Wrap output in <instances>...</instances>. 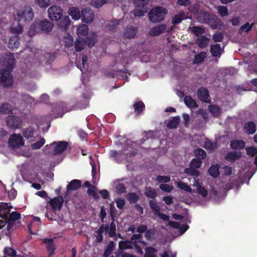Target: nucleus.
<instances>
[{
    "label": "nucleus",
    "mask_w": 257,
    "mask_h": 257,
    "mask_svg": "<svg viewBox=\"0 0 257 257\" xmlns=\"http://www.w3.org/2000/svg\"><path fill=\"white\" fill-rule=\"evenodd\" d=\"M137 34V29L133 27L127 28L124 33V36L131 39L135 37Z\"/></svg>",
    "instance_id": "40"
},
{
    "label": "nucleus",
    "mask_w": 257,
    "mask_h": 257,
    "mask_svg": "<svg viewBox=\"0 0 257 257\" xmlns=\"http://www.w3.org/2000/svg\"><path fill=\"white\" fill-rule=\"evenodd\" d=\"M209 110L210 113L214 116L217 117L220 114V108L215 105H210Z\"/></svg>",
    "instance_id": "52"
},
{
    "label": "nucleus",
    "mask_w": 257,
    "mask_h": 257,
    "mask_svg": "<svg viewBox=\"0 0 257 257\" xmlns=\"http://www.w3.org/2000/svg\"><path fill=\"white\" fill-rule=\"evenodd\" d=\"M219 20L216 15H211L210 18L205 23L207 24L213 29H216L219 26Z\"/></svg>",
    "instance_id": "24"
},
{
    "label": "nucleus",
    "mask_w": 257,
    "mask_h": 257,
    "mask_svg": "<svg viewBox=\"0 0 257 257\" xmlns=\"http://www.w3.org/2000/svg\"><path fill=\"white\" fill-rule=\"evenodd\" d=\"M70 23V20L68 17L65 16L61 18L58 25V27L62 30H67L68 29Z\"/></svg>",
    "instance_id": "27"
},
{
    "label": "nucleus",
    "mask_w": 257,
    "mask_h": 257,
    "mask_svg": "<svg viewBox=\"0 0 257 257\" xmlns=\"http://www.w3.org/2000/svg\"><path fill=\"white\" fill-rule=\"evenodd\" d=\"M45 140L44 138H41L39 141L33 144H31V147L35 150L40 149L45 144Z\"/></svg>",
    "instance_id": "55"
},
{
    "label": "nucleus",
    "mask_w": 257,
    "mask_h": 257,
    "mask_svg": "<svg viewBox=\"0 0 257 257\" xmlns=\"http://www.w3.org/2000/svg\"><path fill=\"white\" fill-rule=\"evenodd\" d=\"M208 39L204 36H202L197 40L198 46L201 48H204L207 45V41Z\"/></svg>",
    "instance_id": "54"
},
{
    "label": "nucleus",
    "mask_w": 257,
    "mask_h": 257,
    "mask_svg": "<svg viewBox=\"0 0 257 257\" xmlns=\"http://www.w3.org/2000/svg\"><path fill=\"white\" fill-rule=\"evenodd\" d=\"M197 192L203 197H205L208 195L207 190L204 187L201 186L200 184H198L197 186Z\"/></svg>",
    "instance_id": "63"
},
{
    "label": "nucleus",
    "mask_w": 257,
    "mask_h": 257,
    "mask_svg": "<svg viewBox=\"0 0 257 257\" xmlns=\"http://www.w3.org/2000/svg\"><path fill=\"white\" fill-rule=\"evenodd\" d=\"M124 153H130V150H123V151H120L119 152H117L116 151L111 150L109 152V156L111 158L113 159L114 160H116L118 159H121L123 158H126Z\"/></svg>",
    "instance_id": "21"
},
{
    "label": "nucleus",
    "mask_w": 257,
    "mask_h": 257,
    "mask_svg": "<svg viewBox=\"0 0 257 257\" xmlns=\"http://www.w3.org/2000/svg\"><path fill=\"white\" fill-rule=\"evenodd\" d=\"M49 18L52 21L60 20L63 15V11L61 8L57 5L50 7L48 10Z\"/></svg>",
    "instance_id": "9"
},
{
    "label": "nucleus",
    "mask_w": 257,
    "mask_h": 257,
    "mask_svg": "<svg viewBox=\"0 0 257 257\" xmlns=\"http://www.w3.org/2000/svg\"><path fill=\"white\" fill-rule=\"evenodd\" d=\"M8 144L13 149L19 148L24 145V141L22 136L15 134L11 136Z\"/></svg>",
    "instance_id": "10"
},
{
    "label": "nucleus",
    "mask_w": 257,
    "mask_h": 257,
    "mask_svg": "<svg viewBox=\"0 0 257 257\" xmlns=\"http://www.w3.org/2000/svg\"><path fill=\"white\" fill-rule=\"evenodd\" d=\"M166 28L167 26L165 24L159 25L152 28L149 32V34L151 36H159L165 31Z\"/></svg>",
    "instance_id": "19"
},
{
    "label": "nucleus",
    "mask_w": 257,
    "mask_h": 257,
    "mask_svg": "<svg viewBox=\"0 0 257 257\" xmlns=\"http://www.w3.org/2000/svg\"><path fill=\"white\" fill-rule=\"evenodd\" d=\"M12 112V105L9 103H5L0 106V113L2 114H10Z\"/></svg>",
    "instance_id": "32"
},
{
    "label": "nucleus",
    "mask_w": 257,
    "mask_h": 257,
    "mask_svg": "<svg viewBox=\"0 0 257 257\" xmlns=\"http://www.w3.org/2000/svg\"><path fill=\"white\" fill-rule=\"evenodd\" d=\"M7 69H4L0 73V83L4 87L11 86L13 83V77L11 72L13 70L15 58L13 54L6 55L5 57Z\"/></svg>",
    "instance_id": "1"
},
{
    "label": "nucleus",
    "mask_w": 257,
    "mask_h": 257,
    "mask_svg": "<svg viewBox=\"0 0 257 257\" xmlns=\"http://www.w3.org/2000/svg\"><path fill=\"white\" fill-rule=\"evenodd\" d=\"M210 52L212 56L219 57L221 55L220 44H215L210 46Z\"/></svg>",
    "instance_id": "29"
},
{
    "label": "nucleus",
    "mask_w": 257,
    "mask_h": 257,
    "mask_svg": "<svg viewBox=\"0 0 257 257\" xmlns=\"http://www.w3.org/2000/svg\"><path fill=\"white\" fill-rule=\"evenodd\" d=\"M178 187L182 190H185L188 192H192L191 188L186 183L183 182H179L178 183Z\"/></svg>",
    "instance_id": "57"
},
{
    "label": "nucleus",
    "mask_w": 257,
    "mask_h": 257,
    "mask_svg": "<svg viewBox=\"0 0 257 257\" xmlns=\"http://www.w3.org/2000/svg\"><path fill=\"white\" fill-rule=\"evenodd\" d=\"M107 0H92V6L95 8H99L107 3Z\"/></svg>",
    "instance_id": "61"
},
{
    "label": "nucleus",
    "mask_w": 257,
    "mask_h": 257,
    "mask_svg": "<svg viewBox=\"0 0 257 257\" xmlns=\"http://www.w3.org/2000/svg\"><path fill=\"white\" fill-rule=\"evenodd\" d=\"M12 208V206H9L7 203H0V217L3 219H7Z\"/></svg>",
    "instance_id": "17"
},
{
    "label": "nucleus",
    "mask_w": 257,
    "mask_h": 257,
    "mask_svg": "<svg viewBox=\"0 0 257 257\" xmlns=\"http://www.w3.org/2000/svg\"><path fill=\"white\" fill-rule=\"evenodd\" d=\"M149 204L152 211L155 215H158L161 212V208L158 205V203L151 200L149 201Z\"/></svg>",
    "instance_id": "41"
},
{
    "label": "nucleus",
    "mask_w": 257,
    "mask_h": 257,
    "mask_svg": "<svg viewBox=\"0 0 257 257\" xmlns=\"http://www.w3.org/2000/svg\"><path fill=\"white\" fill-rule=\"evenodd\" d=\"M86 42L82 38H78L74 44V49L76 52H80L84 49Z\"/></svg>",
    "instance_id": "31"
},
{
    "label": "nucleus",
    "mask_w": 257,
    "mask_h": 257,
    "mask_svg": "<svg viewBox=\"0 0 257 257\" xmlns=\"http://www.w3.org/2000/svg\"><path fill=\"white\" fill-rule=\"evenodd\" d=\"M8 221V225L7 226V229L10 231L11 229H13L15 222L21 219V214L16 212L13 211L7 218Z\"/></svg>",
    "instance_id": "12"
},
{
    "label": "nucleus",
    "mask_w": 257,
    "mask_h": 257,
    "mask_svg": "<svg viewBox=\"0 0 257 257\" xmlns=\"http://www.w3.org/2000/svg\"><path fill=\"white\" fill-rule=\"evenodd\" d=\"M134 242L131 241H120L118 243L119 249L120 250L132 249L133 248V244Z\"/></svg>",
    "instance_id": "39"
},
{
    "label": "nucleus",
    "mask_w": 257,
    "mask_h": 257,
    "mask_svg": "<svg viewBox=\"0 0 257 257\" xmlns=\"http://www.w3.org/2000/svg\"><path fill=\"white\" fill-rule=\"evenodd\" d=\"M203 147L206 150L212 151L216 148V144L215 143H213L208 139H207V140L204 142Z\"/></svg>",
    "instance_id": "51"
},
{
    "label": "nucleus",
    "mask_w": 257,
    "mask_h": 257,
    "mask_svg": "<svg viewBox=\"0 0 257 257\" xmlns=\"http://www.w3.org/2000/svg\"><path fill=\"white\" fill-rule=\"evenodd\" d=\"M213 40L215 42H222L224 38V35L222 33L219 32L214 34L212 36Z\"/></svg>",
    "instance_id": "64"
},
{
    "label": "nucleus",
    "mask_w": 257,
    "mask_h": 257,
    "mask_svg": "<svg viewBox=\"0 0 257 257\" xmlns=\"http://www.w3.org/2000/svg\"><path fill=\"white\" fill-rule=\"evenodd\" d=\"M145 195L148 198L154 199L157 197V193L155 189L149 187L145 189Z\"/></svg>",
    "instance_id": "38"
},
{
    "label": "nucleus",
    "mask_w": 257,
    "mask_h": 257,
    "mask_svg": "<svg viewBox=\"0 0 257 257\" xmlns=\"http://www.w3.org/2000/svg\"><path fill=\"white\" fill-rule=\"evenodd\" d=\"M197 94L199 99L201 101L206 103L210 102L209 91L206 88L203 87L199 88L197 90Z\"/></svg>",
    "instance_id": "14"
},
{
    "label": "nucleus",
    "mask_w": 257,
    "mask_h": 257,
    "mask_svg": "<svg viewBox=\"0 0 257 257\" xmlns=\"http://www.w3.org/2000/svg\"><path fill=\"white\" fill-rule=\"evenodd\" d=\"M20 45V38L17 36L11 37L9 40L8 47L12 50L17 49Z\"/></svg>",
    "instance_id": "23"
},
{
    "label": "nucleus",
    "mask_w": 257,
    "mask_h": 257,
    "mask_svg": "<svg viewBox=\"0 0 257 257\" xmlns=\"http://www.w3.org/2000/svg\"><path fill=\"white\" fill-rule=\"evenodd\" d=\"M219 168L218 165H212L208 170L209 175L214 178L217 177L219 174Z\"/></svg>",
    "instance_id": "42"
},
{
    "label": "nucleus",
    "mask_w": 257,
    "mask_h": 257,
    "mask_svg": "<svg viewBox=\"0 0 257 257\" xmlns=\"http://www.w3.org/2000/svg\"><path fill=\"white\" fill-rule=\"evenodd\" d=\"M194 154L196 158H194L191 161H201L204 159L206 156V153L202 149L198 148L194 151Z\"/></svg>",
    "instance_id": "28"
},
{
    "label": "nucleus",
    "mask_w": 257,
    "mask_h": 257,
    "mask_svg": "<svg viewBox=\"0 0 257 257\" xmlns=\"http://www.w3.org/2000/svg\"><path fill=\"white\" fill-rule=\"evenodd\" d=\"M7 125L12 129H16L21 127L22 124L21 119L15 115H9L6 118Z\"/></svg>",
    "instance_id": "11"
},
{
    "label": "nucleus",
    "mask_w": 257,
    "mask_h": 257,
    "mask_svg": "<svg viewBox=\"0 0 257 257\" xmlns=\"http://www.w3.org/2000/svg\"><path fill=\"white\" fill-rule=\"evenodd\" d=\"M241 155L237 152H231L228 153L225 156V159L230 160V161H236L239 159Z\"/></svg>",
    "instance_id": "47"
},
{
    "label": "nucleus",
    "mask_w": 257,
    "mask_h": 257,
    "mask_svg": "<svg viewBox=\"0 0 257 257\" xmlns=\"http://www.w3.org/2000/svg\"><path fill=\"white\" fill-rule=\"evenodd\" d=\"M145 250L146 253L144 255V257H157L155 253L158 251V250L156 248L149 246L147 247Z\"/></svg>",
    "instance_id": "46"
},
{
    "label": "nucleus",
    "mask_w": 257,
    "mask_h": 257,
    "mask_svg": "<svg viewBox=\"0 0 257 257\" xmlns=\"http://www.w3.org/2000/svg\"><path fill=\"white\" fill-rule=\"evenodd\" d=\"M133 106L137 115L141 114L145 108V105L142 101H135Z\"/></svg>",
    "instance_id": "30"
},
{
    "label": "nucleus",
    "mask_w": 257,
    "mask_h": 257,
    "mask_svg": "<svg viewBox=\"0 0 257 257\" xmlns=\"http://www.w3.org/2000/svg\"><path fill=\"white\" fill-rule=\"evenodd\" d=\"M115 143L116 146L123 145L126 143L127 148L125 150H130V153H124V154L126 158H132L139 154L140 144L133 142L124 137L120 136L117 137V140Z\"/></svg>",
    "instance_id": "4"
},
{
    "label": "nucleus",
    "mask_w": 257,
    "mask_h": 257,
    "mask_svg": "<svg viewBox=\"0 0 257 257\" xmlns=\"http://www.w3.org/2000/svg\"><path fill=\"white\" fill-rule=\"evenodd\" d=\"M251 162H245L244 168L242 169L238 173V178L233 180L232 184L238 188L244 183L249 184V181L254 174L256 169L253 165H251Z\"/></svg>",
    "instance_id": "2"
},
{
    "label": "nucleus",
    "mask_w": 257,
    "mask_h": 257,
    "mask_svg": "<svg viewBox=\"0 0 257 257\" xmlns=\"http://www.w3.org/2000/svg\"><path fill=\"white\" fill-rule=\"evenodd\" d=\"M22 134L24 137L29 139L33 137L34 134V129L32 127H29L23 130Z\"/></svg>",
    "instance_id": "50"
},
{
    "label": "nucleus",
    "mask_w": 257,
    "mask_h": 257,
    "mask_svg": "<svg viewBox=\"0 0 257 257\" xmlns=\"http://www.w3.org/2000/svg\"><path fill=\"white\" fill-rule=\"evenodd\" d=\"M64 203V199L63 196H59L50 200L49 202L50 205L54 210H60Z\"/></svg>",
    "instance_id": "15"
},
{
    "label": "nucleus",
    "mask_w": 257,
    "mask_h": 257,
    "mask_svg": "<svg viewBox=\"0 0 257 257\" xmlns=\"http://www.w3.org/2000/svg\"><path fill=\"white\" fill-rule=\"evenodd\" d=\"M180 120V118L179 116L173 117L169 121L167 124V127L170 129L177 128L179 123Z\"/></svg>",
    "instance_id": "33"
},
{
    "label": "nucleus",
    "mask_w": 257,
    "mask_h": 257,
    "mask_svg": "<svg viewBox=\"0 0 257 257\" xmlns=\"http://www.w3.org/2000/svg\"><path fill=\"white\" fill-rule=\"evenodd\" d=\"M245 132L248 135L254 134L256 131V127L255 123L252 121L247 122L244 125Z\"/></svg>",
    "instance_id": "22"
},
{
    "label": "nucleus",
    "mask_w": 257,
    "mask_h": 257,
    "mask_svg": "<svg viewBox=\"0 0 257 257\" xmlns=\"http://www.w3.org/2000/svg\"><path fill=\"white\" fill-rule=\"evenodd\" d=\"M206 57V53L205 52H201L200 53L195 55L194 59V63L199 64L204 61Z\"/></svg>",
    "instance_id": "44"
},
{
    "label": "nucleus",
    "mask_w": 257,
    "mask_h": 257,
    "mask_svg": "<svg viewBox=\"0 0 257 257\" xmlns=\"http://www.w3.org/2000/svg\"><path fill=\"white\" fill-rule=\"evenodd\" d=\"M68 14L72 19L78 20L81 17V13L77 7H72L68 10Z\"/></svg>",
    "instance_id": "26"
},
{
    "label": "nucleus",
    "mask_w": 257,
    "mask_h": 257,
    "mask_svg": "<svg viewBox=\"0 0 257 257\" xmlns=\"http://www.w3.org/2000/svg\"><path fill=\"white\" fill-rule=\"evenodd\" d=\"M185 172L188 174H190L192 176H198L199 175V172L195 168L191 167L190 168H186L185 169Z\"/></svg>",
    "instance_id": "60"
},
{
    "label": "nucleus",
    "mask_w": 257,
    "mask_h": 257,
    "mask_svg": "<svg viewBox=\"0 0 257 257\" xmlns=\"http://www.w3.org/2000/svg\"><path fill=\"white\" fill-rule=\"evenodd\" d=\"M211 15L209 12L202 10H197L196 13L197 19L201 23H205Z\"/></svg>",
    "instance_id": "18"
},
{
    "label": "nucleus",
    "mask_w": 257,
    "mask_h": 257,
    "mask_svg": "<svg viewBox=\"0 0 257 257\" xmlns=\"http://www.w3.org/2000/svg\"><path fill=\"white\" fill-rule=\"evenodd\" d=\"M189 29L191 32L197 36L203 34L205 32L204 28L202 27L193 26L192 27H189Z\"/></svg>",
    "instance_id": "48"
},
{
    "label": "nucleus",
    "mask_w": 257,
    "mask_h": 257,
    "mask_svg": "<svg viewBox=\"0 0 257 257\" xmlns=\"http://www.w3.org/2000/svg\"><path fill=\"white\" fill-rule=\"evenodd\" d=\"M88 30L89 29L88 26L86 25H83L82 26H79L77 28V33L78 35H79V36H85L88 35Z\"/></svg>",
    "instance_id": "43"
},
{
    "label": "nucleus",
    "mask_w": 257,
    "mask_h": 257,
    "mask_svg": "<svg viewBox=\"0 0 257 257\" xmlns=\"http://www.w3.org/2000/svg\"><path fill=\"white\" fill-rule=\"evenodd\" d=\"M218 14L222 17L227 16L228 10L225 6H219L218 9Z\"/></svg>",
    "instance_id": "62"
},
{
    "label": "nucleus",
    "mask_w": 257,
    "mask_h": 257,
    "mask_svg": "<svg viewBox=\"0 0 257 257\" xmlns=\"http://www.w3.org/2000/svg\"><path fill=\"white\" fill-rule=\"evenodd\" d=\"M54 25L47 19L34 23L30 28L28 34L32 37L39 32L50 33L53 30Z\"/></svg>",
    "instance_id": "5"
},
{
    "label": "nucleus",
    "mask_w": 257,
    "mask_h": 257,
    "mask_svg": "<svg viewBox=\"0 0 257 257\" xmlns=\"http://www.w3.org/2000/svg\"><path fill=\"white\" fill-rule=\"evenodd\" d=\"M4 252L5 255H8L11 257H14L16 256V251L11 247H6L5 248Z\"/></svg>",
    "instance_id": "59"
},
{
    "label": "nucleus",
    "mask_w": 257,
    "mask_h": 257,
    "mask_svg": "<svg viewBox=\"0 0 257 257\" xmlns=\"http://www.w3.org/2000/svg\"><path fill=\"white\" fill-rule=\"evenodd\" d=\"M245 142L242 140H233L230 141L231 148L234 150H241L245 147Z\"/></svg>",
    "instance_id": "25"
},
{
    "label": "nucleus",
    "mask_w": 257,
    "mask_h": 257,
    "mask_svg": "<svg viewBox=\"0 0 257 257\" xmlns=\"http://www.w3.org/2000/svg\"><path fill=\"white\" fill-rule=\"evenodd\" d=\"M47 149L49 150L48 151L49 154L60 156L65 153H69L71 151V143L64 141H54L45 147V151Z\"/></svg>",
    "instance_id": "3"
},
{
    "label": "nucleus",
    "mask_w": 257,
    "mask_h": 257,
    "mask_svg": "<svg viewBox=\"0 0 257 257\" xmlns=\"http://www.w3.org/2000/svg\"><path fill=\"white\" fill-rule=\"evenodd\" d=\"M35 162H26L23 164L20 170L21 174L23 177L25 175H32L38 174L41 171L40 168L35 164Z\"/></svg>",
    "instance_id": "7"
},
{
    "label": "nucleus",
    "mask_w": 257,
    "mask_h": 257,
    "mask_svg": "<svg viewBox=\"0 0 257 257\" xmlns=\"http://www.w3.org/2000/svg\"><path fill=\"white\" fill-rule=\"evenodd\" d=\"M126 198L131 204L136 203L139 199V196L133 192L128 193L126 195Z\"/></svg>",
    "instance_id": "49"
},
{
    "label": "nucleus",
    "mask_w": 257,
    "mask_h": 257,
    "mask_svg": "<svg viewBox=\"0 0 257 257\" xmlns=\"http://www.w3.org/2000/svg\"><path fill=\"white\" fill-rule=\"evenodd\" d=\"M81 181L77 179L71 180L67 185V191L72 190H77L81 187Z\"/></svg>",
    "instance_id": "20"
},
{
    "label": "nucleus",
    "mask_w": 257,
    "mask_h": 257,
    "mask_svg": "<svg viewBox=\"0 0 257 257\" xmlns=\"http://www.w3.org/2000/svg\"><path fill=\"white\" fill-rule=\"evenodd\" d=\"M246 154L251 157H256L257 155V148L254 147H247L245 148Z\"/></svg>",
    "instance_id": "53"
},
{
    "label": "nucleus",
    "mask_w": 257,
    "mask_h": 257,
    "mask_svg": "<svg viewBox=\"0 0 257 257\" xmlns=\"http://www.w3.org/2000/svg\"><path fill=\"white\" fill-rule=\"evenodd\" d=\"M94 15L92 10L84 8L81 11L82 21L86 23H91L94 19Z\"/></svg>",
    "instance_id": "13"
},
{
    "label": "nucleus",
    "mask_w": 257,
    "mask_h": 257,
    "mask_svg": "<svg viewBox=\"0 0 257 257\" xmlns=\"http://www.w3.org/2000/svg\"><path fill=\"white\" fill-rule=\"evenodd\" d=\"M15 20L18 22L24 21L30 22L34 17L33 9L30 7H25L24 9L18 11L16 15H15Z\"/></svg>",
    "instance_id": "8"
},
{
    "label": "nucleus",
    "mask_w": 257,
    "mask_h": 257,
    "mask_svg": "<svg viewBox=\"0 0 257 257\" xmlns=\"http://www.w3.org/2000/svg\"><path fill=\"white\" fill-rule=\"evenodd\" d=\"M35 3L41 8H46L50 5V0H35Z\"/></svg>",
    "instance_id": "56"
},
{
    "label": "nucleus",
    "mask_w": 257,
    "mask_h": 257,
    "mask_svg": "<svg viewBox=\"0 0 257 257\" xmlns=\"http://www.w3.org/2000/svg\"><path fill=\"white\" fill-rule=\"evenodd\" d=\"M74 153L75 156H76L77 157H79L81 156H87L89 159L91 160V155L90 154V153L86 150H83L80 148H78L75 150Z\"/></svg>",
    "instance_id": "36"
},
{
    "label": "nucleus",
    "mask_w": 257,
    "mask_h": 257,
    "mask_svg": "<svg viewBox=\"0 0 257 257\" xmlns=\"http://www.w3.org/2000/svg\"><path fill=\"white\" fill-rule=\"evenodd\" d=\"M185 14L183 12H180L179 14L175 15L172 18V23L174 25H176L180 23L185 18H184Z\"/></svg>",
    "instance_id": "45"
},
{
    "label": "nucleus",
    "mask_w": 257,
    "mask_h": 257,
    "mask_svg": "<svg viewBox=\"0 0 257 257\" xmlns=\"http://www.w3.org/2000/svg\"><path fill=\"white\" fill-rule=\"evenodd\" d=\"M115 246V245L114 242L113 241H110L104 250V252L103 254V257H109L112 253Z\"/></svg>",
    "instance_id": "37"
},
{
    "label": "nucleus",
    "mask_w": 257,
    "mask_h": 257,
    "mask_svg": "<svg viewBox=\"0 0 257 257\" xmlns=\"http://www.w3.org/2000/svg\"><path fill=\"white\" fill-rule=\"evenodd\" d=\"M168 13L167 10L162 7H156L149 13V19L154 23H160L164 20Z\"/></svg>",
    "instance_id": "6"
},
{
    "label": "nucleus",
    "mask_w": 257,
    "mask_h": 257,
    "mask_svg": "<svg viewBox=\"0 0 257 257\" xmlns=\"http://www.w3.org/2000/svg\"><path fill=\"white\" fill-rule=\"evenodd\" d=\"M185 104L189 108H196L198 104L194 99L190 96H186L184 98Z\"/></svg>",
    "instance_id": "35"
},
{
    "label": "nucleus",
    "mask_w": 257,
    "mask_h": 257,
    "mask_svg": "<svg viewBox=\"0 0 257 257\" xmlns=\"http://www.w3.org/2000/svg\"><path fill=\"white\" fill-rule=\"evenodd\" d=\"M11 31L14 34L19 35L23 33V27L21 25L19 24L16 27H12L11 28Z\"/></svg>",
    "instance_id": "58"
},
{
    "label": "nucleus",
    "mask_w": 257,
    "mask_h": 257,
    "mask_svg": "<svg viewBox=\"0 0 257 257\" xmlns=\"http://www.w3.org/2000/svg\"><path fill=\"white\" fill-rule=\"evenodd\" d=\"M43 243L45 244L49 255L51 256L54 254L56 249L53 238H46L43 239Z\"/></svg>",
    "instance_id": "16"
},
{
    "label": "nucleus",
    "mask_w": 257,
    "mask_h": 257,
    "mask_svg": "<svg viewBox=\"0 0 257 257\" xmlns=\"http://www.w3.org/2000/svg\"><path fill=\"white\" fill-rule=\"evenodd\" d=\"M85 42L89 47H92L97 42V35L95 33L88 35Z\"/></svg>",
    "instance_id": "34"
}]
</instances>
